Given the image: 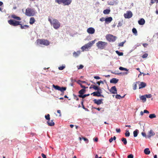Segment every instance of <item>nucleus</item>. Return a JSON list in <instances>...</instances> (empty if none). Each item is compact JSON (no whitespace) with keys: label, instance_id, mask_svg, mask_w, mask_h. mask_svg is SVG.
<instances>
[{"label":"nucleus","instance_id":"f257e3e1","mask_svg":"<svg viewBox=\"0 0 158 158\" xmlns=\"http://www.w3.org/2000/svg\"><path fill=\"white\" fill-rule=\"evenodd\" d=\"M8 22L10 25L14 26L20 25L21 28L22 29H26V28H28L29 27V26L27 25L23 26L20 23V22L16 21L15 20L10 19L8 20Z\"/></svg>","mask_w":158,"mask_h":158},{"label":"nucleus","instance_id":"f03ea898","mask_svg":"<svg viewBox=\"0 0 158 158\" xmlns=\"http://www.w3.org/2000/svg\"><path fill=\"white\" fill-rule=\"evenodd\" d=\"M51 25L56 29L59 28L60 26V24L59 21L56 19H53L52 20L50 18L48 19Z\"/></svg>","mask_w":158,"mask_h":158},{"label":"nucleus","instance_id":"7ed1b4c3","mask_svg":"<svg viewBox=\"0 0 158 158\" xmlns=\"http://www.w3.org/2000/svg\"><path fill=\"white\" fill-rule=\"evenodd\" d=\"M35 11L33 9L27 8L26 10L25 14L29 17L34 16L35 14Z\"/></svg>","mask_w":158,"mask_h":158},{"label":"nucleus","instance_id":"20e7f679","mask_svg":"<svg viewBox=\"0 0 158 158\" xmlns=\"http://www.w3.org/2000/svg\"><path fill=\"white\" fill-rule=\"evenodd\" d=\"M38 44L48 46L49 45L50 42L47 40L44 39H38L36 40Z\"/></svg>","mask_w":158,"mask_h":158},{"label":"nucleus","instance_id":"39448f33","mask_svg":"<svg viewBox=\"0 0 158 158\" xmlns=\"http://www.w3.org/2000/svg\"><path fill=\"white\" fill-rule=\"evenodd\" d=\"M107 43L105 42L99 41L96 43V46L99 49H103L107 45Z\"/></svg>","mask_w":158,"mask_h":158},{"label":"nucleus","instance_id":"423d86ee","mask_svg":"<svg viewBox=\"0 0 158 158\" xmlns=\"http://www.w3.org/2000/svg\"><path fill=\"white\" fill-rule=\"evenodd\" d=\"M72 0H55V2L59 4H63L64 5H69L71 3Z\"/></svg>","mask_w":158,"mask_h":158},{"label":"nucleus","instance_id":"0eeeda50","mask_svg":"<svg viewBox=\"0 0 158 158\" xmlns=\"http://www.w3.org/2000/svg\"><path fill=\"white\" fill-rule=\"evenodd\" d=\"M106 39L109 41L114 42L116 39V37L110 34L107 35L106 36Z\"/></svg>","mask_w":158,"mask_h":158},{"label":"nucleus","instance_id":"6e6552de","mask_svg":"<svg viewBox=\"0 0 158 158\" xmlns=\"http://www.w3.org/2000/svg\"><path fill=\"white\" fill-rule=\"evenodd\" d=\"M132 13L131 11H128L126 13L124 14V16L125 18L129 19L132 17Z\"/></svg>","mask_w":158,"mask_h":158},{"label":"nucleus","instance_id":"1a4fd4ad","mask_svg":"<svg viewBox=\"0 0 158 158\" xmlns=\"http://www.w3.org/2000/svg\"><path fill=\"white\" fill-rule=\"evenodd\" d=\"M110 91L112 94H116L117 93V90L115 86H113L111 87Z\"/></svg>","mask_w":158,"mask_h":158},{"label":"nucleus","instance_id":"9d476101","mask_svg":"<svg viewBox=\"0 0 158 158\" xmlns=\"http://www.w3.org/2000/svg\"><path fill=\"white\" fill-rule=\"evenodd\" d=\"M155 133L152 130H151L148 133L147 137L150 138L151 136H153L155 135Z\"/></svg>","mask_w":158,"mask_h":158},{"label":"nucleus","instance_id":"9b49d317","mask_svg":"<svg viewBox=\"0 0 158 158\" xmlns=\"http://www.w3.org/2000/svg\"><path fill=\"white\" fill-rule=\"evenodd\" d=\"M95 29L94 28L91 27L87 29V31L89 34H93L95 32Z\"/></svg>","mask_w":158,"mask_h":158},{"label":"nucleus","instance_id":"f8f14e48","mask_svg":"<svg viewBox=\"0 0 158 158\" xmlns=\"http://www.w3.org/2000/svg\"><path fill=\"white\" fill-rule=\"evenodd\" d=\"M103 100V99H101L98 100H97L95 99L93 100V101L95 103L97 104L98 105H99L103 103V102H102V101Z\"/></svg>","mask_w":158,"mask_h":158},{"label":"nucleus","instance_id":"ddd939ff","mask_svg":"<svg viewBox=\"0 0 158 158\" xmlns=\"http://www.w3.org/2000/svg\"><path fill=\"white\" fill-rule=\"evenodd\" d=\"M139 89H140L145 87L146 86V84L144 82H140L139 84Z\"/></svg>","mask_w":158,"mask_h":158},{"label":"nucleus","instance_id":"4468645a","mask_svg":"<svg viewBox=\"0 0 158 158\" xmlns=\"http://www.w3.org/2000/svg\"><path fill=\"white\" fill-rule=\"evenodd\" d=\"M101 93L99 90L97 92H94L91 94H93L94 96L100 97L101 96Z\"/></svg>","mask_w":158,"mask_h":158},{"label":"nucleus","instance_id":"2eb2a0df","mask_svg":"<svg viewBox=\"0 0 158 158\" xmlns=\"http://www.w3.org/2000/svg\"><path fill=\"white\" fill-rule=\"evenodd\" d=\"M112 18L110 17L106 18L105 19V21L106 23H110L112 20Z\"/></svg>","mask_w":158,"mask_h":158},{"label":"nucleus","instance_id":"dca6fc26","mask_svg":"<svg viewBox=\"0 0 158 158\" xmlns=\"http://www.w3.org/2000/svg\"><path fill=\"white\" fill-rule=\"evenodd\" d=\"M118 79L115 78H113L110 80V82L111 83L116 84L118 82Z\"/></svg>","mask_w":158,"mask_h":158},{"label":"nucleus","instance_id":"f3484780","mask_svg":"<svg viewBox=\"0 0 158 158\" xmlns=\"http://www.w3.org/2000/svg\"><path fill=\"white\" fill-rule=\"evenodd\" d=\"M85 91L86 90L85 89H82L79 91L78 93L79 94V95H81V96H83V94L85 93Z\"/></svg>","mask_w":158,"mask_h":158},{"label":"nucleus","instance_id":"a211bd4d","mask_svg":"<svg viewBox=\"0 0 158 158\" xmlns=\"http://www.w3.org/2000/svg\"><path fill=\"white\" fill-rule=\"evenodd\" d=\"M47 123L48 125L49 126H53L55 125V123L53 121V120H51V122H49V120L47 122Z\"/></svg>","mask_w":158,"mask_h":158},{"label":"nucleus","instance_id":"6ab92c4d","mask_svg":"<svg viewBox=\"0 0 158 158\" xmlns=\"http://www.w3.org/2000/svg\"><path fill=\"white\" fill-rule=\"evenodd\" d=\"M145 23V21L144 19L142 18L138 21V23L139 25H143Z\"/></svg>","mask_w":158,"mask_h":158},{"label":"nucleus","instance_id":"aec40b11","mask_svg":"<svg viewBox=\"0 0 158 158\" xmlns=\"http://www.w3.org/2000/svg\"><path fill=\"white\" fill-rule=\"evenodd\" d=\"M94 41H92L88 43L87 44H86V45H87L88 48H89V47H91L93 44H94Z\"/></svg>","mask_w":158,"mask_h":158},{"label":"nucleus","instance_id":"412c9836","mask_svg":"<svg viewBox=\"0 0 158 158\" xmlns=\"http://www.w3.org/2000/svg\"><path fill=\"white\" fill-rule=\"evenodd\" d=\"M35 21V18L34 17H31L30 19L29 23L30 24H33Z\"/></svg>","mask_w":158,"mask_h":158},{"label":"nucleus","instance_id":"4be33fe9","mask_svg":"<svg viewBox=\"0 0 158 158\" xmlns=\"http://www.w3.org/2000/svg\"><path fill=\"white\" fill-rule=\"evenodd\" d=\"M11 17L18 20H21V18L20 17L17 16L15 15H12Z\"/></svg>","mask_w":158,"mask_h":158},{"label":"nucleus","instance_id":"5701e85b","mask_svg":"<svg viewBox=\"0 0 158 158\" xmlns=\"http://www.w3.org/2000/svg\"><path fill=\"white\" fill-rule=\"evenodd\" d=\"M144 152L146 155H149L150 153V151L148 148H146L144 150Z\"/></svg>","mask_w":158,"mask_h":158},{"label":"nucleus","instance_id":"b1692460","mask_svg":"<svg viewBox=\"0 0 158 158\" xmlns=\"http://www.w3.org/2000/svg\"><path fill=\"white\" fill-rule=\"evenodd\" d=\"M140 82L139 81H137L135 83H134L133 86V89L134 90H135L136 89L137 87V84H139V83Z\"/></svg>","mask_w":158,"mask_h":158},{"label":"nucleus","instance_id":"393cba45","mask_svg":"<svg viewBox=\"0 0 158 158\" xmlns=\"http://www.w3.org/2000/svg\"><path fill=\"white\" fill-rule=\"evenodd\" d=\"M141 100L143 101V102H145L146 101V98L145 95H142L140 97Z\"/></svg>","mask_w":158,"mask_h":158},{"label":"nucleus","instance_id":"a878e982","mask_svg":"<svg viewBox=\"0 0 158 158\" xmlns=\"http://www.w3.org/2000/svg\"><path fill=\"white\" fill-rule=\"evenodd\" d=\"M139 132V130L137 129L133 131L134 136V137H136L137 136L138 133Z\"/></svg>","mask_w":158,"mask_h":158},{"label":"nucleus","instance_id":"bb28decb","mask_svg":"<svg viewBox=\"0 0 158 158\" xmlns=\"http://www.w3.org/2000/svg\"><path fill=\"white\" fill-rule=\"evenodd\" d=\"M91 86H92V88L95 90H97L98 91H99L100 90V87H99L93 85H92Z\"/></svg>","mask_w":158,"mask_h":158},{"label":"nucleus","instance_id":"cd10ccee","mask_svg":"<svg viewBox=\"0 0 158 158\" xmlns=\"http://www.w3.org/2000/svg\"><path fill=\"white\" fill-rule=\"evenodd\" d=\"M125 95H124L123 96V97H121L120 95H119V94H117L116 96H115V98L117 99H120L122 98H124V97H125Z\"/></svg>","mask_w":158,"mask_h":158},{"label":"nucleus","instance_id":"c85d7f7f","mask_svg":"<svg viewBox=\"0 0 158 158\" xmlns=\"http://www.w3.org/2000/svg\"><path fill=\"white\" fill-rule=\"evenodd\" d=\"M110 12V10L109 9H106L104 10L103 12L105 14H109Z\"/></svg>","mask_w":158,"mask_h":158},{"label":"nucleus","instance_id":"c756f323","mask_svg":"<svg viewBox=\"0 0 158 158\" xmlns=\"http://www.w3.org/2000/svg\"><path fill=\"white\" fill-rule=\"evenodd\" d=\"M66 87H60L59 90L61 92L64 93V91L66 90Z\"/></svg>","mask_w":158,"mask_h":158},{"label":"nucleus","instance_id":"7c9ffc66","mask_svg":"<svg viewBox=\"0 0 158 158\" xmlns=\"http://www.w3.org/2000/svg\"><path fill=\"white\" fill-rule=\"evenodd\" d=\"M89 94H85L83 95V96H81V95H78V97H79L80 98H85V97H86L87 96H89Z\"/></svg>","mask_w":158,"mask_h":158},{"label":"nucleus","instance_id":"2f4dec72","mask_svg":"<svg viewBox=\"0 0 158 158\" xmlns=\"http://www.w3.org/2000/svg\"><path fill=\"white\" fill-rule=\"evenodd\" d=\"M156 115L154 114H150L149 117L150 118H156Z\"/></svg>","mask_w":158,"mask_h":158},{"label":"nucleus","instance_id":"473e14b6","mask_svg":"<svg viewBox=\"0 0 158 158\" xmlns=\"http://www.w3.org/2000/svg\"><path fill=\"white\" fill-rule=\"evenodd\" d=\"M121 140L123 141L124 144L126 145L127 144V139L126 138H122L121 139Z\"/></svg>","mask_w":158,"mask_h":158},{"label":"nucleus","instance_id":"72a5a7b5","mask_svg":"<svg viewBox=\"0 0 158 158\" xmlns=\"http://www.w3.org/2000/svg\"><path fill=\"white\" fill-rule=\"evenodd\" d=\"M132 31L133 33H134L135 35H137V31L136 28H133L132 29Z\"/></svg>","mask_w":158,"mask_h":158},{"label":"nucleus","instance_id":"f704fd0d","mask_svg":"<svg viewBox=\"0 0 158 158\" xmlns=\"http://www.w3.org/2000/svg\"><path fill=\"white\" fill-rule=\"evenodd\" d=\"M52 86L54 88L56 89L59 90V89H60V87L59 86L57 85H53Z\"/></svg>","mask_w":158,"mask_h":158},{"label":"nucleus","instance_id":"c9c22d12","mask_svg":"<svg viewBox=\"0 0 158 158\" xmlns=\"http://www.w3.org/2000/svg\"><path fill=\"white\" fill-rule=\"evenodd\" d=\"M80 54V53L79 52H74L73 53V55L74 57H77L79 56Z\"/></svg>","mask_w":158,"mask_h":158},{"label":"nucleus","instance_id":"e433bc0d","mask_svg":"<svg viewBox=\"0 0 158 158\" xmlns=\"http://www.w3.org/2000/svg\"><path fill=\"white\" fill-rule=\"evenodd\" d=\"M119 69L120 70L127 71L128 70L127 68H124L123 67H120L119 68Z\"/></svg>","mask_w":158,"mask_h":158},{"label":"nucleus","instance_id":"4c0bfd02","mask_svg":"<svg viewBox=\"0 0 158 158\" xmlns=\"http://www.w3.org/2000/svg\"><path fill=\"white\" fill-rule=\"evenodd\" d=\"M115 52L119 56H121L123 55V53L122 52H120L118 51H116Z\"/></svg>","mask_w":158,"mask_h":158},{"label":"nucleus","instance_id":"58836bf2","mask_svg":"<svg viewBox=\"0 0 158 158\" xmlns=\"http://www.w3.org/2000/svg\"><path fill=\"white\" fill-rule=\"evenodd\" d=\"M45 118L48 121L50 120V115L48 114H47V115H45Z\"/></svg>","mask_w":158,"mask_h":158},{"label":"nucleus","instance_id":"ea45409f","mask_svg":"<svg viewBox=\"0 0 158 158\" xmlns=\"http://www.w3.org/2000/svg\"><path fill=\"white\" fill-rule=\"evenodd\" d=\"M116 139V137H115V136H114V137L113 138V137H111L109 140V141L110 143H111L112 142V141H113V140H115V139Z\"/></svg>","mask_w":158,"mask_h":158},{"label":"nucleus","instance_id":"a19ab883","mask_svg":"<svg viewBox=\"0 0 158 158\" xmlns=\"http://www.w3.org/2000/svg\"><path fill=\"white\" fill-rule=\"evenodd\" d=\"M125 134L126 137H129L130 136V133L127 130Z\"/></svg>","mask_w":158,"mask_h":158},{"label":"nucleus","instance_id":"79ce46f5","mask_svg":"<svg viewBox=\"0 0 158 158\" xmlns=\"http://www.w3.org/2000/svg\"><path fill=\"white\" fill-rule=\"evenodd\" d=\"M88 48L86 44L81 48V49H82L83 51H84L85 49Z\"/></svg>","mask_w":158,"mask_h":158},{"label":"nucleus","instance_id":"37998d69","mask_svg":"<svg viewBox=\"0 0 158 158\" xmlns=\"http://www.w3.org/2000/svg\"><path fill=\"white\" fill-rule=\"evenodd\" d=\"M73 96H74V98L75 99H76L77 101L79 100V98H78V96H77L74 94H73Z\"/></svg>","mask_w":158,"mask_h":158},{"label":"nucleus","instance_id":"c03bdc74","mask_svg":"<svg viewBox=\"0 0 158 158\" xmlns=\"http://www.w3.org/2000/svg\"><path fill=\"white\" fill-rule=\"evenodd\" d=\"M148 55L147 53H145L142 56V58H146L148 57Z\"/></svg>","mask_w":158,"mask_h":158},{"label":"nucleus","instance_id":"a18cd8bd","mask_svg":"<svg viewBox=\"0 0 158 158\" xmlns=\"http://www.w3.org/2000/svg\"><path fill=\"white\" fill-rule=\"evenodd\" d=\"M77 67L78 69H82L84 67V66L82 65H80L79 66H77Z\"/></svg>","mask_w":158,"mask_h":158},{"label":"nucleus","instance_id":"49530a36","mask_svg":"<svg viewBox=\"0 0 158 158\" xmlns=\"http://www.w3.org/2000/svg\"><path fill=\"white\" fill-rule=\"evenodd\" d=\"M145 96H146V98H151V97H152V95L151 94H146L145 95Z\"/></svg>","mask_w":158,"mask_h":158},{"label":"nucleus","instance_id":"de8ad7c7","mask_svg":"<svg viewBox=\"0 0 158 158\" xmlns=\"http://www.w3.org/2000/svg\"><path fill=\"white\" fill-rule=\"evenodd\" d=\"M82 139L84 140V141L86 142V143H88L89 142V140L87 139L84 137H83Z\"/></svg>","mask_w":158,"mask_h":158},{"label":"nucleus","instance_id":"09e8293b","mask_svg":"<svg viewBox=\"0 0 158 158\" xmlns=\"http://www.w3.org/2000/svg\"><path fill=\"white\" fill-rule=\"evenodd\" d=\"M65 68V66H60V67H59V68H58V69H59L60 70H63L64 68Z\"/></svg>","mask_w":158,"mask_h":158},{"label":"nucleus","instance_id":"8fccbe9b","mask_svg":"<svg viewBox=\"0 0 158 158\" xmlns=\"http://www.w3.org/2000/svg\"><path fill=\"white\" fill-rule=\"evenodd\" d=\"M79 84L80 85L81 87V88H83V89H85V88H88V87H85V86H84V85H83L81 84H80V83H79Z\"/></svg>","mask_w":158,"mask_h":158},{"label":"nucleus","instance_id":"3c124183","mask_svg":"<svg viewBox=\"0 0 158 158\" xmlns=\"http://www.w3.org/2000/svg\"><path fill=\"white\" fill-rule=\"evenodd\" d=\"M124 43H125V42H121L118 45H119V46L123 47V44H124Z\"/></svg>","mask_w":158,"mask_h":158},{"label":"nucleus","instance_id":"603ef678","mask_svg":"<svg viewBox=\"0 0 158 158\" xmlns=\"http://www.w3.org/2000/svg\"><path fill=\"white\" fill-rule=\"evenodd\" d=\"M133 155L132 154H131L127 156L128 158H133Z\"/></svg>","mask_w":158,"mask_h":158},{"label":"nucleus","instance_id":"864d4df0","mask_svg":"<svg viewBox=\"0 0 158 158\" xmlns=\"http://www.w3.org/2000/svg\"><path fill=\"white\" fill-rule=\"evenodd\" d=\"M116 130L117 132V133H119L121 132V130H120V129H119V128H117L116 129Z\"/></svg>","mask_w":158,"mask_h":158},{"label":"nucleus","instance_id":"5fc2aeb1","mask_svg":"<svg viewBox=\"0 0 158 158\" xmlns=\"http://www.w3.org/2000/svg\"><path fill=\"white\" fill-rule=\"evenodd\" d=\"M148 45V44L147 43H144L143 44V45L144 47H146Z\"/></svg>","mask_w":158,"mask_h":158},{"label":"nucleus","instance_id":"6e6d98bb","mask_svg":"<svg viewBox=\"0 0 158 158\" xmlns=\"http://www.w3.org/2000/svg\"><path fill=\"white\" fill-rule=\"evenodd\" d=\"M57 112L60 115H59V116H61V111L60 110H57Z\"/></svg>","mask_w":158,"mask_h":158},{"label":"nucleus","instance_id":"4d7b16f0","mask_svg":"<svg viewBox=\"0 0 158 158\" xmlns=\"http://www.w3.org/2000/svg\"><path fill=\"white\" fill-rule=\"evenodd\" d=\"M141 134H142V135L143 136V137H146L147 136H146V134H145V133L144 132H142V133H141Z\"/></svg>","mask_w":158,"mask_h":158},{"label":"nucleus","instance_id":"13d9d810","mask_svg":"<svg viewBox=\"0 0 158 158\" xmlns=\"http://www.w3.org/2000/svg\"><path fill=\"white\" fill-rule=\"evenodd\" d=\"M41 156L43 158H47L46 155L44 154V153H42Z\"/></svg>","mask_w":158,"mask_h":158},{"label":"nucleus","instance_id":"bf43d9fd","mask_svg":"<svg viewBox=\"0 0 158 158\" xmlns=\"http://www.w3.org/2000/svg\"><path fill=\"white\" fill-rule=\"evenodd\" d=\"M94 78L96 79H100V78L99 76H94Z\"/></svg>","mask_w":158,"mask_h":158},{"label":"nucleus","instance_id":"052dcab7","mask_svg":"<svg viewBox=\"0 0 158 158\" xmlns=\"http://www.w3.org/2000/svg\"><path fill=\"white\" fill-rule=\"evenodd\" d=\"M105 19L104 18L102 17L100 19V20L102 22H103L105 21Z\"/></svg>","mask_w":158,"mask_h":158},{"label":"nucleus","instance_id":"680f3d73","mask_svg":"<svg viewBox=\"0 0 158 158\" xmlns=\"http://www.w3.org/2000/svg\"><path fill=\"white\" fill-rule=\"evenodd\" d=\"M143 113L148 114L149 113V112L148 110H144Z\"/></svg>","mask_w":158,"mask_h":158},{"label":"nucleus","instance_id":"e2e57ef3","mask_svg":"<svg viewBox=\"0 0 158 158\" xmlns=\"http://www.w3.org/2000/svg\"><path fill=\"white\" fill-rule=\"evenodd\" d=\"M94 109H96L97 110H98V111H100V110H101V109H102V108H96V107H94Z\"/></svg>","mask_w":158,"mask_h":158},{"label":"nucleus","instance_id":"0e129e2a","mask_svg":"<svg viewBox=\"0 0 158 158\" xmlns=\"http://www.w3.org/2000/svg\"><path fill=\"white\" fill-rule=\"evenodd\" d=\"M98 138H96L94 139V141L95 142H97L98 141Z\"/></svg>","mask_w":158,"mask_h":158},{"label":"nucleus","instance_id":"69168bd1","mask_svg":"<svg viewBox=\"0 0 158 158\" xmlns=\"http://www.w3.org/2000/svg\"><path fill=\"white\" fill-rule=\"evenodd\" d=\"M121 23L120 22H119L118 23V26H121Z\"/></svg>","mask_w":158,"mask_h":158},{"label":"nucleus","instance_id":"338daca9","mask_svg":"<svg viewBox=\"0 0 158 158\" xmlns=\"http://www.w3.org/2000/svg\"><path fill=\"white\" fill-rule=\"evenodd\" d=\"M111 73L113 74H116V75H119L120 74L119 73H115L113 72H111Z\"/></svg>","mask_w":158,"mask_h":158},{"label":"nucleus","instance_id":"774afa93","mask_svg":"<svg viewBox=\"0 0 158 158\" xmlns=\"http://www.w3.org/2000/svg\"><path fill=\"white\" fill-rule=\"evenodd\" d=\"M82 107L83 108V109H85V110H88L87 109H86V108H85L84 106V105H83L82 106Z\"/></svg>","mask_w":158,"mask_h":158}]
</instances>
